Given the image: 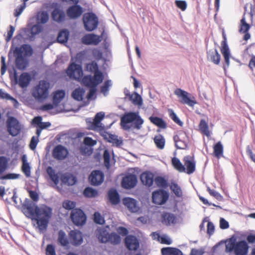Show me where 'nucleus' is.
I'll return each mask as SVG.
<instances>
[{
	"mask_svg": "<svg viewBox=\"0 0 255 255\" xmlns=\"http://www.w3.org/2000/svg\"><path fill=\"white\" fill-rule=\"evenodd\" d=\"M169 198L168 192L163 189H159L152 193V201L155 204L162 205L164 204Z\"/></svg>",
	"mask_w": 255,
	"mask_h": 255,
	"instance_id": "obj_11",
	"label": "nucleus"
},
{
	"mask_svg": "<svg viewBox=\"0 0 255 255\" xmlns=\"http://www.w3.org/2000/svg\"><path fill=\"white\" fill-rule=\"evenodd\" d=\"M62 206L66 210H71L72 211L76 208V203L75 201L67 200L63 202Z\"/></svg>",
	"mask_w": 255,
	"mask_h": 255,
	"instance_id": "obj_58",
	"label": "nucleus"
},
{
	"mask_svg": "<svg viewBox=\"0 0 255 255\" xmlns=\"http://www.w3.org/2000/svg\"><path fill=\"white\" fill-rule=\"evenodd\" d=\"M8 71L12 85H18L21 88L24 89L30 84L32 77L29 73L23 72L18 77L17 71L14 67L12 69H8Z\"/></svg>",
	"mask_w": 255,
	"mask_h": 255,
	"instance_id": "obj_3",
	"label": "nucleus"
},
{
	"mask_svg": "<svg viewBox=\"0 0 255 255\" xmlns=\"http://www.w3.org/2000/svg\"><path fill=\"white\" fill-rule=\"evenodd\" d=\"M17 48L20 51V55H23L25 57L26 56L30 57L33 53L32 47L28 44H23L20 47H15L13 50V53H16Z\"/></svg>",
	"mask_w": 255,
	"mask_h": 255,
	"instance_id": "obj_26",
	"label": "nucleus"
},
{
	"mask_svg": "<svg viewBox=\"0 0 255 255\" xmlns=\"http://www.w3.org/2000/svg\"><path fill=\"white\" fill-rule=\"evenodd\" d=\"M93 221L96 224L104 225L105 223L104 218L99 212H96L94 214Z\"/></svg>",
	"mask_w": 255,
	"mask_h": 255,
	"instance_id": "obj_60",
	"label": "nucleus"
},
{
	"mask_svg": "<svg viewBox=\"0 0 255 255\" xmlns=\"http://www.w3.org/2000/svg\"><path fill=\"white\" fill-rule=\"evenodd\" d=\"M109 202L113 205H117L120 202V195L115 188L110 189L107 194Z\"/></svg>",
	"mask_w": 255,
	"mask_h": 255,
	"instance_id": "obj_31",
	"label": "nucleus"
},
{
	"mask_svg": "<svg viewBox=\"0 0 255 255\" xmlns=\"http://www.w3.org/2000/svg\"><path fill=\"white\" fill-rule=\"evenodd\" d=\"M104 180V174L100 170H93L89 176V181L93 186H99L101 185Z\"/></svg>",
	"mask_w": 255,
	"mask_h": 255,
	"instance_id": "obj_21",
	"label": "nucleus"
},
{
	"mask_svg": "<svg viewBox=\"0 0 255 255\" xmlns=\"http://www.w3.org/2000/svg\"><path fill=\"white\" fill-rule=\"evenodd\" d=\"M31 28L35 37L36 35L41 32L43 30V26L40 24V23H38L37 22L35 24L33 25Z\"/></svg>",
	"mask_w": 255,
	"mask_h": 255,
	"instance_id": "obj_63",
	"label": "nucleus"
},
{
	"mask_svg": "<svg viewBox=\"0 0 255 255\" xmlns=\"http://www.w3.org/2000/svg\"><path fill=\"white\" fill-rule=\"evenodd\" d=\"M172 164L173 167L178 171L185 172V167L182 164L180 160L177 157H174L172 158Z\"/></svg>",
	"mask_w": 255,
	"mask_h": 255,
	"instance_id": "obj_45",
	"label": "nucleus"
},
{
	"mask_svg": "<svg viewBox=\"0 0 255 255\" xmlns=\"http://www.w3.org/2000/svg\"><path fill=\"white\" fill-rule=\"evenodd\" d=\"M52 7L54 8L51 12V18L54 21L61 23L66 19V13L60 7L56 2L53 3Z\"/></svg>",
	"mask_w": 255,
	"mask_h": 255,
	"instance_id": "obj_15",
	"label": "nucleus"
},
{
	"mask_svg": "<svg viewBox=\"0 0 255 255\" xmlns=\"http://www.w3.org/2000/svg\"><path fill=\"white\" fill-rule=\"evenodd\" d=\"M70 218L73 224L77 227L84 225L87 218V215L84 211L79 208H77L71 211Z\"/></svg>",
	"mask_w": 255,
	"mask_h": 255,
	"instance_id": "obj_9",
	"label": "nucleus"
},
{
	"mask_svg": "<svg viewBox=\"0 0 255 255\" xmlns=\"http://www.w3.org/2000/svg\"><path fill=\"white\" fill-rule=\"evenodd\" d=\"M8 159L4 156H0V175L3 173L8 166Z\"/></svg>",
	"mask_w": 255,
	"mask_h": 255,
	"instance_id": "obj_53",
	"label": "nucleus"
},
{
	"mask_svg": "<svg viewBox=\"0 0 255 255\" xmlns=\"http://www.w3.org/2000/svg\"><path fill=\"white\" fill-rule=\"evenodd\" d=\"M68 154L69 152L67 149L61 144L56 145L52 151L53 157L58 160H63L66 159Z\"/></svg>",
	"mask_w": 255,
	"mask_h": 255,
	"instance_id": "obj_19",
	"label": "nucleus"
},
{
	"mask_svg": "<svg viewBox=\"0 0 255 255\" xmlns=\"http://www.w3.org/2000/svg\"><path fill=\"white\" fill-rule=\"evenodd\" d=\"M46 172L50 179L57 185L59 183V177L57 174L55 173V170L50 166L46 168Z\"/></svg>",
	"mask_w": 255,
	"mask_h": 255,
	"instance_id": "obj_40",
	"label": "nucleus"
},
{
	"mask_svg": "<svg viewBox=\"0 0 255 255\" xmlns=\"http://www.w3.org/2000/svg\"><path fill=\"white\" fill-rule=\"evenodd\" d=\"M112 86V82L111 80H106L103 85L101 87V92L104 96H107L108 94L110 88Z\"/></svg>",
	"mask_w": 255,
	"mask_h": 255,
	"instance_id": "obj_55",
	"label": "nucleus"
},
{
	"mask_svg": "<svg viewBox=\"0 0 255 255\" xmlns=\"http://www.w3.org/2000/svg\"><path fill=\"white\" fill-rule=\"evenodd\" d=\"M144 120L138 112H130L125 113L121 118V126L125 130L129 131L130 129L139 130L142 128Z\"/></svg>",
	"mask_w": 255,
	"mask_h": 255,
	"instance_id": "obj_2",
	"label": "nucleus"
},
{
	"mask_svg": "<svg viewBox=\"0 0 255 255\" xmlns=\"http://www.w3.org/2000/svg\"><path fill=\"white\" fill-rule=\"evenodd\" d=\"M102 40V34L100 36L94 33H88L81 38V42L86 45H97Z\"/></svg>",
	"mask_w": 255,
	"mask_h": 255,
	"instance_id": "obj_20",
	"label": "nucleus"
},
{
	"mask_svg": "<svg viewBox=\"0 0 255 255\" xmlns=\"http://www.w3.org/2000/svg\"><path fill=\"white\" fill-rule=\"evenodd\" d=\"M86 68L87 71L93 73L94 75L95 73H99L101 72L99 69L98 63L95 61L87 64Z\"/></svg>",
	"mask_w": 255,
	"mask_h": 255,
	"instance_id": "obj_46",
	"label": "nucleus"
},
{
	"mask_svg": "<svg viewBox=\"0 0 255 255\" xmlns=\"http://www.w3.org/2000/svg\"><path fill=\"white\" fill-rule=\"evenodd\" d=\"M221 52L224 59V64L223 66L225 73L230 66V58L234 59V58L231 56V52L228 43L226 39L223 42H221Z\"/></svg>",
	"mask_w": 255,
	"mask_h": 255,
	"instance_id": "obj_17",
	"label": "nucleus"
},
{
	"mask_svg": "<svg viewBox=\"0 0 255 255\" xmlns=\"http://www.w3.org/2000/svg\"><path fill=\"white\" fill-rule=\"evenodd\" d=\"M49 19L48 12L46 11H42L37 14L36 22L40 24H44L47 22Z\"/></svg>",
	"mask_w": 255,
	"mask_h": 255,
	"instance_id": "obj_42",
	"label": "nucleus"
},
{
	"mask_svg": "<svg viewBox=\"0 0 255 255\" xmlns=\"http://www.w3.org/2000/svg\"><path fill=\"white\" fill-rule=\"evenodd\" d=\"M6 127L8 133L12 136H16L21 132V125L18 120L14 117L9 116L7 118Z\"/></svg>",
	"mask_w": 255,
	"mask_h": 255,
	"instance_id": "obj_10",
	"label": "nucleus"
},
{
	"mask_svg": "<svg viewBox=\"0 0 255 255\" xmlns=\"http://www.w3.org/2000/svg\"><path fill=\"white\" fill-rule=\"evenodd\" d=\"M65 96V92L63 90H57L53 93L52 102L55 107L58 106Z\"/></svg>",
	"mask_w": 255,
	"mask_h": 255,
	"instance_id": "obj_35",
	"label": "nucleus"
},
{
	"mask_svg": "<svg viewBox=\"0 0 255 255\" xmlns=\"http://www.w3.org/2000/svg\"><path fill=\"white\" fill-rule=\"evenodd\" d=\"M207 58L208 61L216 65H219L221 60V56L217 49H210L207 51Z\"/></svg>",
	"mask_w": 255,
	"mask_h": 255,
	"instance_id": "obj_30",
	"label": "nucleus"
},
{
	"mask_svg": "<svg viewBox=\"0 0 255 255\" xmlns=\"http://www.w3.org/2000/svg\"><path fill=\"white\" fill-rule=\"evenodd\" d=\"M76 3L70 5L66 10V13L70 19H76L80 17L84 12V8Z\"/></svg>",
	"mask_w": 255,
	"mask_h": 255,
	"instance_id": "obj_12",
	"label": "nucleus"
},
{
	"mask_svg": "<svg viewBox=\"0 0 255 255\" xmlns=\"http://www.w3.org/2000/svg\"><path fill=\"white\" fill-rule=\"evenodd\" d=\"M89 91L86 98L89 101L95 100L97 98V87L88 88Z\"/></svg>",
	"mask_w": 255,
	"mask_h": 255,
	"instance_id": "obj_59",
	"label": "nucleus"
},
{
	"mask_svg": "<svg viewBox=\"0 0 255 255\" xmlns=\"http://www.w3.org/2000/svg\"><path fill=\"white\" fill-rule=\"evenodd\" d=\"M69 35L70 32L67 29H62L59 31L56 41L58 43L65 44L68 41Z\"/></svg>",
	"mask_w": 255,
	"mask_h": 255,
	"instance_id": "obj_33",
	"label": "nucleus"
},
{
	"mask_svg": "<svg viewBox=\"0 0 255 255\" xmlns=\"http://www.w3.org/2000/svg\"><path fill=\"white\" fill-rule=\"evenodd\" d=\"M20 174L14 173H8L0 175V180L16 179L19 177Z\"/></svg>",
	"mask_w": 255,
	"mask_h": 255,
	"instance_id": "obj_61",
	"label": "nucleus"
},
{
	"mask_svg": "<svg viewBox=\"0 0 255 255\" xmlns=\"http://www.w3.org/2000/svg\"><path fill=\"white\" fill-rule=\"evenodd\" d=\"M32 201L25 198L22 204L21 211L28 218L35 220L40 233L46 231L52 216V209L46 205L39 207L36 203L39 199L38 194L33 190H28Z\"/></svg>",
	"mask_w": 255,
	"mask_h": 255,
	"instance_id": "obj_1",
	"label": "nucleus"
},
{
	"mask_svg": "<svg viewBox=\"0 0 255 255\" xmlns=\"http://www.w3.org/2000/svg\"><path fill=\"white\" fill-rule=\"evenodd\" d=\"M173 140L175 142V146L177 149H184L187 147V143L179 139L178 135H176L173 136Z\"/></svg>",
	"mask_w": 255,
	"mask_h": 255,
	"instance_id": "obj_49",
	"label": "nucleus"
},
{
	"mask_svg": "<svg viewBox=\"0 0 255 255\" xmlns=\"http://www.w3.org/2000/svg\"><path fill=\"white\" fill-rule=\"evenodd\" d=\"M124 245L128 251H135L139 248L140 243L138 238L134 235H127L124 239Z\"/></svg>",
	"mask_w": 255,
	"mask_h": 255,
	"instance_id": "obj_18",
	"label": "nucleus"
},
{
	"mask_svg": "<svg viewBox=\"0 0 255 255\" xmlns=\"http://www.w3.org/2000/svg\"><path fill=\"white\" fill-rule=\"evenodd\" d=\"M49 83L45 80H40L32 92V95L35 100L42 102L46 99L49 94Z\"/></svg>",
	"mask_w": 255,
	"mask_h": 255,
	"instance_id": "obj_5",
	"label": "nucleus"
},
{
	"mask_svg": "<svg viewBox=\"0 0 255 255\" xmlns=\"http://www.w3.org/2000/svg\"><path fill=\"white\" fill-rule=\"evenodd\" d=\"M168 111L169 117L172 119V120L178 125L182 126L183 125V122L179 119L174 111L172 109H168Z\"/></svg>",
	"mask_w": 255,
	"mask_h": 255,
	"instance_id": "obj_56",
	"label": "nucleus"
},
{
	"mask_svg": "<svg viewBox=\"0 0 255 255\" xmlns=\"http://www.w3.org/2000/svg\"><path fill=\"white\" fill-rule=\"evenodd\" d=\"M46 255H56L55 247L52 244H48L45 249Z\"/></svg>",
	"mask_w": 255,
	"mask_h": 255,
	"instance_id": "obj_64",
	"label": "nucleus"
},
{
	"mask_svg": "<svg viewBox=\"0 0 255 255\" xmlns=\"http://www.w3.org/2000/svg\"><path fill=\"white\" fill-rule=\"evenodd\" d=\"M123 205L128 210L133 213H137L140 207L138 201L131 197H124L122 200Z\"/></svg>",
	"mask_w": 255,
	"mask_h": 255,
	"instance_id": "obj_22",
	"label": "nucleus"
},
{
	"mask_svg": "<svg viewBox=\"0 0 255 255\" xmlns=\"http://www.w3.org/2000/svg\"><path fill=\"white\" fill-rule=\"evenodd\" d=\"M104 76L102 72L95 73L94 76L91 75H85L82 79L81 83L86 87H97L104 80Z\"/></svg>",
	"mask_w": 255,
	"mask_h": 255,
	"instance_id": "obj_7",
	"label": "nucleus"
},
{
	"mask_svg": "<svg viewBox=\"0 0 255 255\" xmlns=\"http://www.w3.org/2000/svg\"><path fill=\"white\" fill-rule=\"evenodd\" d=\"M84 29L88 32H91L97 29L99 19L97 15L93 12L85 13L83 16Z\"/></svg>",
	"mask_w": 255,
	"mask_h": 255,
	"instance_id": "obj_6",
	"label": "nucleus"
},
{
	"mask_svg": "<svg viewBox=\"0 0 255 255\" xmlns=\"http://www.w3.org/2000/svg\"><path fill=\"white\" fill-rule=\"evenodd\" d=\"M154 142L157 147L160 149L164 148L165 146V140L162 135L156 136L154 138Z\"/></svg>",
	"mask_w": 255,
	"mask_h": 255,
	"instance_id": "obj_50",
	"label": "nucleus"
},
{
	"mask_svg": "<svg viewBox=\"0 0 255 255\" xmlns=\"http://www.w3.org/2000/svg\"><path fill=\"white\" fill-rule=\"evenodd\" d=\"M140 179L143 185L150 187L154 182V174L150 171L144 172L140 175Z\"/></svg>",
	"mask_w": 255,
	"mask_h": 255,
	"instance_id": "obj_27",
	"label": "nucleus"
},
{
	"mask_svg": "<svg viewBox=\"0 0 255 255\" xmlns=\"http://www.w3.org/2000/svg\"><path fill=\"white\" fill-rule=\"evenodd\" d=\"M60 180L62 184L67 186H73L77 182L75 176L70 173H65L61 175Z\"/></svg>",
	"mask_w": 255,
	"mask_h": 255,
	"instance_id": "obj_28",
	"label": "nucleus"
},
{
	"mask_svg": "<svg viewBox=\"0 0 255 255\" xmlns=\"http://www.w3.org/2000/svg\"><path fill=\"white\" fill-rule=\"evenodd\" d=\"M214 154L217 157L220 158L223 153V146L221 141H218L214 145Z\"/></svg>",
	"mask_w": 255,
	"mask_h": 255,
	"instance_id": "obj_48",
	"label": "nucleus"
},
{
	"mask_svg": "<svg viewBox=\"0 0 255 255\" xmlns=\"http://www.w3.org/2000/svg\"><path fill=\"white\" fill-rule=\"evenodd\" d=\"M174 94L179 98H181V102L184 104H186L190 107H193L197 104V102L194 97L192 99L190 98L188 96L189 93L180 88L176 89L174 91Z\"/></svg>",
	"mask_w": 255,
	"mask_h": 255,
	"instance_id": "obj_16",
	"label": "nucleus"
},
{
	"mask_svg": "<svg viewBox=\"0 0 255 255\" xmlns=\"http://www.w3.org/2000/svg\"><path fill=\"white\" fill-rule=\"evenodd\" d=\"M57 241L60 245L62 247H66L69 244V242L66 237V233L62 230H60L58 231Z\"/></svg>",
	"mask_w": 255,
	"mask_h": 255,
	"instance_id": "obj_39",
	"label": "nucleus"
},
{
	"mask_svg": "<svg viewBox=\"0 0 255 255\" xmlns=\"http://www.w3.org/2000/svg\"><path fill=\"white\" fill-rule=\"evenodd\" d=\"M83 193L85 197L88 198L95 197L98 195L97 190L91 187H86Z\"/></svg>",
	"mask_w": 255,
	"mask_h": 255,
	"instance_id": "obj_47",
	"label": "nucleus"
},
{
	"mask_svg": "<svg viewBox=\"0 0 255 255\" xmlns=\"http://www.w3.org/2000/svg\"><path fill=\"white\" fill-rule=\"evenodd\" d=\"M66 73L71 78L78 79L83 76V71L82 66L75 62L71 63L68 67Z\"/></svg>",
	"mask_w": 255,
	"mask_h": 255,
	"instance_id": "obj_13",
	"label": "nucleus"
},
{
	"mask_svg": "<svg viewBox=\"0 0 255 255\" xmlns=\"http://www.w3.org/2000/svg\"><path fill=\"white\" fill-rule=\"evenodd\" d=\"M17 48V51L13 53L15 57V65L16 68L19 70H24L28 66V61L23 55H20V51Z\"/></svg>",
	"mask_w": 255,
	"mask_h": 255,
	"instance_id": "obj_24",
	"label": "nucleus"
},
{
	"mask_svg": "<svg viewBox=\"0 0 255 255\" xmlns=\"http://www.w3.org/2000/svg\"><path fill=\"white\" fill-rule=\"evenodd\" d=\"M170 189L177 197H181L182 196V192L181 187L177 183L172 182L170 186Z\"/></svg>",
	"mask_w": 255,
	"mask_h": 255,
	"instance_id": "obj_51",
	"label": "nucleus"
},
{
	"mask_svg": "<svg viewBox=\"0 0 255 255\" xmlns=\"http://www.w3.org/2000/svg\"><path fill=\"white\" fill-rule=\"evenodd\" d=\"M150 122L159 128L165 129L167 128V124L164 120L160 117L151 116L149 117Z\"/></svg>",
	"mask_w": 255,
	"mask_h": 255,
	"instance_id": "obj_36",
	"label": "nucleus"
},
{
	"mask_svg": "<svg viewBox=\"0 0 255 255\" xmlns=\"http://www.w3.org/2000/svg\"><path fill=\"white\" fill-rule=\"evenodd\" d=\"M155 184L158 187L166 188L168 186L167 180L162 176H157L154 179Z\"/></svg>",
	"mask_w": 255,
	"mask_h": 255,
	"instance_id": "obj_54",
	"label": "nucleus"
},
{
	"mask_svg": "<svg viewBox=\"0 0 255 255\" xmlns=\"http://www.w3.org/2000/svg\"><path fill=\"white\" fill-rule=\"evenodd\" d=\"M103 136L104 139H107L108 142L112 143L117 147L120 146L123 143V140L121 138L119 139L118 136L115 134L106 132Z\"/></svg>",
	"mask_w": 255,
	"mask_h": 255,
	"instance_id": "obj_32",
	"label": "nucleus"
},
{
	"mask_svg": "<svg viewBox=\"0 0 255 255\" xmlns=\"http://www.w3.org/2000/svg\"><path fill=\"white\" fill-rule=\"evenodd\" d=\"M162 255H183V253L179 249L173 247H164L161 249Z\"/></svg>",
	"mask_w": 255,
	"mask_h": 255,
	"instance_id": "obj_37",
	"label": "nucleus"
},
{
	"mask_svg": "<svg viewBox=\"0 0 255 255\" xmlns=\"http://www.w3.org/2000/svg\"><path fill=\"white\" fill-rule=\"evenodd\" d=\"M105 115L104 112H100L95 115L92 121L90 118L87 119L86 121L88 124V128L98 131L104 130L105 129V126L101 123V121L104 118Z\"/></svg>",
	"mask_w": 255,
	"mask_h": 255,
	"instance_id": "obj_8",
	"label": "nucleus"
},
{
	"mask_svg": "<svg viewBox=\"0 0 255 255\" xmlns=\"http://www.w3.org/2000/svg\"><path fill=\"white\" fill-rule=\"evenodd\" d=\"M108 241L107 243H110L113 245H117L121 242V237L120 236L115 232L110 233L108 237Z\"/></svg>",
	"mask_w": 255,
	"mask_h": 255,
	"instance_id": "obj_41",
	"label": "nucleus"
},
{
	"mask_svg": "<svg viewBox=\"0 0 255 255\" xmlns=\"http://www.w3.org/2000/svg\"><path fill=\"white\" fill-rule=\"evenodd\" d=\"M103 158L104 160V164L107 169H109L111 167L110 163V153L109 151L107 149H105L104 150L103 154Z\"/></svg>",
	"mask_w": 255,
	"mask_h": 255,
	"instance_id": "obj_52",
	"label": "nucleus"
},
{
	"mask_svg": "<svg viewBox=\"0 0 255 255\" xmlns=\"http://www.w3.org/2000/svg\"><path fill=\"white\" fill-rule=\"evenodd\" d=\"M199 129L202 133L207 136H210V133L209 130V126L207 123L204 119H201L199 125Z\"/></svg>",
	"mask_w": 255,
	"mask_h": 255,
	"instance_id": "obj_43",
	"label": "nucleus"
},
{
	"mask_svg": "<svg viewBox=\"0 0 255 255\" xmlns=\"http://www.w3.org/2000/svg\"><path fill=\"white\" fill-rule=\"evenodd\" d=\"M129 101H131L133 105L138 106H140L143 104L141 96L136 92H134L133 96L130 97Z\"/></svg>",
	"mask_w": 255,
	"mask_h": 255,
	"instance_id": "obj_44",
	"label": "nucleus"
},
{
	"mask_svg": "<svg viewBox=\"0 0 255 255\" xmlns=\"http://www.w3.org/2000/svg\"><path fill=\"white\" fill-rule=\"evenodd\" d=\"M184 166L185 167V172L188 174H192L196 169V162L194 161V157L190 156L184 157Z\"/></svg>",
	"mask_w": 255,
	"mask_h": 255,
	"instance_id": "obj_25",
	"label": "nucleus"
},
{
	"mask_svg": "<svg viewBox=\"0 0 255 255\" xmlns=\"http://www.w3.org/2000/svg\"><path fill=\"white\" fill-rule=\"evenodd\" d=\"M137 177L133 173H128L124 176L121 181V185L125 189H131L136 185Z\"/></svg>",
	"mask_w": 255,
	"mask_h": 255,
	"instance_id": "obj_14",
	"label": "nucleus"
},
{
	"mask_svg": "<svg viewBox=\"0 0 255 255\" xmlns=\"http://www.w3.org/2000/svg\"><path fill=\"white\" fill-rule=\"evenodd\" d=\"M69 237L71 244L74 246L78 247L83 242V235L80 230H71L69 233Z\"/></svg>",
	"mask_w": 255,
	"mask_h": 255,
	"instance_id": "obj_23",
	"label": "nucleus"
},
{
	"mask_svg": "<svg viewBox=\"0 0 255 255\" xmlns=\"http://www.w3.org/2000/svg\"><path fill=\"white\" fill-rule=\"evenodd\" d=\"M249 246L245 240L237 241L235 237H232L226 246L227 252H234L235 255H246L248 254Z\"/></svg>",
	"mask_w": 255,
	"mask_h": 255,
	"instance_id": "obj_4",
	"label": "nucleus"
},
{
	"mask_svg": "<svg viewBox=\"0 0 255 255\" xmlns=\"http://www.w3.org/2000/svg\"><path fill=\"white\" fill-rule=\"evenodd\" d=\"M176 217L170 213H164L161 215V222L163 224L166 226H170L171 224H174L176 223Z\"/></svg>",
	"mask_w": 255,
	"mask_h": 255,
	"instance_id": "obj_34",
	"label": "nucleus"
},
{
	"mask_svg": "<svg viewBox=\"0 0 255 255\" xmlns=\"http://www.w3.org/2000/svg\"><path fill=\"white\" fill-rule=\"evenodd\" d=\"M85 93V90L84 88H77L72 92L71 97L76 101H82Z\"/></svg>",
	"mask_w": 255,
	"mask_h": 255,
	"instance_id": "obj_38",
	"label": "nucleus"
},
{
	"mask_svg": "<svg viewBox=\"0 0 255 255\" xmlns=\"http://www.w3.org/2000/svg\"><path fill=\"white\" fill-rule=\"evenodd\" d=\"M97 238L101 243H107L110 233L104 228H98L95 231Z\"/></svg>",
	"mask_w": 255,
	"mask_h": 255,
	"instance_id": "obj_29",
	"label": "nucleus"
},
{
	"mask_svg": "<svg viewBox=\"0 0 255 255\" xmlns=\"http://www.w3.org/2000/svg\"><path fill=\"white\" fill-rule=\"evenodd\" d=\"M22 32H23L25 38L30 41H33L35 37L33 33L31 28H22Z\"/></svg>",
	"mask_w": 255,
	"mask_h": 255,
	"instance_id": "obj_57",
	"label": "nucleus"
},
{
	"mask_svg": "<svg viewBox=\"0 0 255 255\" xmlns=\"http://www.w3.org/2000/svg\"><path fill=\"white\" fill-rule=\"evenodd\" d=\"M97 143V141L92 137L86 136L84 138L83 144L85 145L92 147Z\"/></svg>",
	"mask_w": 255,
	"mask_h": 255,
	"instance_id": "obj_62",
	"label": "nucleus"
}]
</instances>
